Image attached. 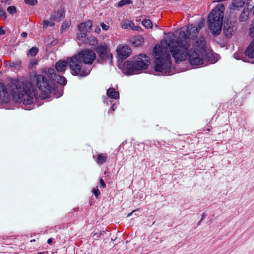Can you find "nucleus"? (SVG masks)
I'll list each match as a JSON object with an SVG mask.
<instances>
[{
	"label": "nucleus",
	"mask_w": 254,
	"mask_h": 254,
	"mask_svg": "<svg viewBox=\"0 0 254 254\" xmlns=\"http://www.w3.org/2000/svg\"><path fill=\"white\" fill-rule=\"evenodd\" d=\"M173 33L168 34L167 39L163 40L159 45H156L153 50L154 68L157 72L166 74L170 70L171 57L168 48L176 62L188 59L192 65H200L204 63L206 56V42L203 37L198 39L190 45L187 42L185 32H179L178 38L174 40Z\"/></svg>",
	"instance_id": "nucleus-1"
},
{
	"label": "nucleus",
	"mask_w": 254,
	"mask_h": 254,
	"mask_svg": "<svg viewBox=\"0 0 254 254\" xmlns=\"http://www.w3.org/2000/svg\"><path fill=\"white\" fill-rule=\"evenodd\" d=\"M31 88V83L27 81L13 80L8 84L9 91L14 100L17 102H23L25 105L31 104L35 96V91Z\"/></svg>",
	"instance_id": "nucleus-2"
},
{
	"label": "nucleus",
	"mask_w": 254,
	"mask_h": 254,
	"mask_svg": "<svg viewBox=\"0 0 254 254\" xmlns=\"http://www.w3.org/2000/svg\"><path fill=\"white\" fill-rule=\"evenodd\" d=\"M224 10V4H219L208 15L209 28L214 35H219L221 31Z\"/></svg>",
	"instance_id": "nucleus-3"
},
{
	"label": "nucleus",
	"mask_w": 254,
	"mask_h": 254,
	"mask_svg": "<svg viewBox=\"0 0 254 254\" xmlns=\"http://www.w3.org/2000/svg\"><path fill=\"white\" fill-rule=\"evenodd\" d=\"M68 62V66L71 69L73 75L86 76L91 71V67L89 65H84L80 59V55L78 54L67 58Z\"/></svg>",
	"instance_id": "nucleus-4"
},
{
	"label": "nucleus",
	"mask_w": 254,
	"mask_h": 254,
	"mask_svg": "<svg viewBox=\"0 0 254 254\" xmlns=\"http://www.w3.org/2000/svg\"><path fill=\"white\" fill-rule=\"evenodd\" d=\"M149 58L146 55L141 54L134 57L132 61H127L124 66L128 73L133 74L135 72L145 70L150 64Z\"/></svg>",
	"instance_id": "nucleus-5"
},
{
	"label": "nucleus",
	"mask_w": 254,
	"mask_h": 254,
	"mask_svg": "<svg viewBox=\"0 0 254 254\" xmlns=\"http://www.w3.org/2000/svg\"><path fill=\"white\" fill-rule=\"evenodd\" d=\"M31 81L33 83L35 82V85L41 91V94L40 95L41 99H45L49 97L50 88L48 80L45 76L40 74L37 75L31 78Z\"/></svg>",
	"instance_id": "nucleus-6"
},
{
	"label": "nucleus",
	"mask_w": 254,
	"mask_h": 254,
	"mask_svg": "<svg viewBox=\"0 0 254 254\" xmlns=\"http://www.w3.org/2000/svg\"><path fill=\"white\" fill-rule=\"evenodd\" d=\"M80 55V59L83 61L84 65L91 64L96 58L94 51L90 49H86L78 53Z\"/></svg>",
	"instance_id": "nucleus-7"
},
{
	"label": "nucleus",
	"mask_w": 254,
	"mask_h": 254,
	"mask_svg": "<svg viewBox=\"0 0 254 254\" xmlns=\"http://www.w3.org/2000/svg\"><path fill=\"white\" fill-rule=\"evenodd\" d=\"M92 26V21L90 20L86 21L84 23H82L78 25L79 32L77 34V37L79 40H83L87 36V33L89 32Z\"/></svg>",
	"instance_id": "nucleus-8"
},
{
	"label": "nucleus",
	"mask_w": 254,
	"mask_h": 254,
	"mask_svg": "<svg viewBox=\"0 0 254 254\" xmlns=\"http://www.w3.org/2000/svg\"><path fill=\"white\" fill-rule=\"evenodd\" d=\"M47 74L49 77L51 78L53 81L58 84L62 85H64L66 84L67 80L66 78L64 76L57 74L54 69H48Z\"/></svg>",
	"instance_id": "nucleus-9"
},
{
	"label": "nucleus",
	"mask_w": 254,
	"mask_h": 254,
	"mask_svg": "<svg viewBox=\"0 0 254 254\" xmlns=\"http://www.w3.org/2000/svg\"><path fill=\"white\" fill-rule=\"evenodd\" d=\"M199 33V31L197 30V28H195V26L192 25H189L187 29V34L185 33L187 36V42L190 45L191 42L190 38L192 40H195L197 37Z\"/></svg>",
	"instance_id": "nucleus-10"
},
{
	"label": "nucleus",
	"mask_w": 254,
	"mask_h": 254,
	"mask_svg": "<svg viewBox=\"0 0 254 254\" xmlns=\"http://www.w3.org/2000/svg\"><path fill=\"white\" fill-rule=\"evenodd\" d=\"M96 51L100 58L103 60H105L110 55L111 58L112 56L110 54V50L106 45L99 46L96 49Z\"/></svg>",
	"instance_id": "nucleus-11"
},
{
	"label": "nucleus",
	"mask_w": 254,
	"mask_h": 254,
	"mask_svg": "<svg viewBox=\"0 0 254 254\" xmlns=\"http://www.w3.org/2000/svg\"><path fill=\"white\" fill-rule=\"evenodd\" d=\"M117 51L118 56L122 59H126L128 57L131 52L130 48L127 45L119 46Z\"/></svg>",
	"instance_id": "nucleus-12"
},
{
	"label": "nucleus",
	"mask_w": 254,
	"mask_h": 254,
	"mask_svg": "<svg viewBox=\"0 0 254 254\" xmlns=\"http://www.w3.org/2000/svg\"><path fill=\"white\" fill-rule=\"evenodd\" d=\"M68 65L67 60H60L55 64V69L58 72L64 73Z\"/></svg>",
	"instance_id": "nucleus-13"
},
{
	"label": "nucleus",
	"mask_w": 254,
	"mask_h": 254,
	"mask_svg": "<svg viewBox=\"0 0 254 254\" xmlns=\"http://www.w3.org/2000/svg\"><path fill=\"white\" fill-rule=\"evenodd\" d=\"M236 29V26L234 25V23H224L223 31L225 35L227 38H230L234 33Z\"/></svg>",
	"instance_id": "nucleus-14"
},
{
	"label": "nucleus",
	"mask_w": 254,
	"mask_h": 254,
	"mask_svg": "<svg viewBox=\"0 0 254 254\" xmlns=\"http://www.w3.org/2000/svg\"><path fill=\"white\" fill-rule=\"evenodd\" d=\"M65 17V10L64 9H59L57 11L52 13L50 19L55 21H60Z\"/></svg>",
	"instance_id": "nucleus-15"
},
{
	"label": "nucleus",
	"mask_w": 254,
	"mask_h": 254,
	"mask_svg": "<svg viewBox=\"0 0 254 254\" xmlns=\"http://www.w3.org/2000/svg\"><path fill=\"white\" fill-rule=\"evenodd\" d=\"M107 94L109 97L113 99L118 98L119 96V92L113 88H110L107 90Z\"/></svg>",
	"instance_id": "nucleus-16"
},
{
	"label": "nucleus",
	"mask_w": 254,
	"mask_h": 254,
	"mask_svg": "<svg viewBox=\"0 0 254 254\" xmlns=\"http://www.w3.org/2000/svg\"><path fill=\"white\" fill-rule=\"evenodd\" d=\"M80 40L83 41L85 43L89 44L91 45H95L97 43V39L93 36H91L88 38H86V37L85 39H83V40Z\"/></svg>",
	"instance_id": "nucleus-17"
},
{
	"label": "nucleus",
	"mask_w": 254,
	"mask_h": 254,
	"mask_svg": "<svg viewBox=\"0 0 254 254\" xmlns=\"http://www.w3.org/2000/svg\"><path fill=\"white\" fill-rule=\"evenodd\" d=\"M133 25V22L129 20H125L123 21L121 24V26L123 29L130 28L132 29Z\"/></svg>",
	"instance_id": "nucleus-18"
},
{
	"label": "nucleus",
	"mask_w": 254,
	"mask_h": 254,
	"mask_svg": "<svg viewBox=\"0 0 254 254\" xmlns=\"http://www.w3.org/2000/svg\"><path fill=\"white\" fill-rule=\"evenodd\" d=\"M144 42V39L141 36H138L134 38L132 40V44L134 46H139L141 45Z\"/></svg>",
	"instance_id": "nucleus-19"
},
{
	"label": "nucleus",
	"mask_w": 254,
	"mask_h": 254,
	"mask_svg": "<svg viewBox=\"0 0 254 254\" xmlns=\"http://www.w3.org/2000/svg\"><path fill=\"white\" fill-rule=\"evenodd\" d=\"M245 0H233L232 5L236 8L242 7L245 4Z\"/></svg>",
	"instance_id": "nucleus-20"
},
{
	"label": "nucleus",
	"mask_w": 254,
	"mask_h": 254,
	"mask_svg": "<svg viewBox=\"0 0 254 254\" xmlns=\"http://www.w3.org/2000/svg\"><path fill=\"white\" fill-rule=\"evenodd\" d=\"M0 98H3L5 101L8 99L9 95L7 89L2 87L1 90H0Z\"/></svg>",
	"instance_id": "nucleus-21"
},
{
	"label": "nucleus",
	"mask_w": 254,
	"mask_h": 254,
	"mask_svg": "<svg viewBox=\"0 0 254 254\" xmlns=\"http://www.w3.org/2000/svg\"><path fill=\"white\" fill-rule=\"evenodd\" d=\"M107 157L103 154H100L98 155L96 162L99 164H102L106 162Z\"/></svg>",
	"instance_id": "nucleus-22"
},
{
	"label": "nucleus",
	"mask_w": 254,
	"mask_h": 254,
	"mask_svg": "<svg viewBox=\"0 0 254 254\" xmlns=\"http://www.w3.org/2000/svg\"><path fill=\"white\" fill-rule=\"evenodd\" d=\"M142 25L147 28H151L152 27V23L150 20L145 19L142 22Z\"/></svg>",
	"instance_id": "nucleus-23"
},
{
	"label": "nucleus",
	"mask_w": 254,
	"mask_h": 254,
	"mask_svg": "<svg viewBox=\"0 0 254 254\" xmlns=\"http://www.w3.org/2000/svg\"><path fill=\"white\" fill-rule=\"evenodd\" d=\"M54 20H51L50 19V21L48 20H44L43 22V27L45 28H46L48 26H53L54 25Z\"/></svg>",
	"instance_id": "nucleus-24"
},
{
	"label": "nucleus",
	"mask_w": 254,
	"mask_h": 254,
	"mask_svg": "<svg viewBox=\"0 0 254 254\" xmlns=\"http://www.w3.org/2000/svg\"><path fill=\"white\" fill-rule=\"evenodd\" d=\"M131 3V1L129 0H122L118 2V5L121 7L124 5L129 4Z\"/></svg>",
	"instance_id": "nucleus-25"
},
{
	"label": "nucleus",
	"mask_w": 254,
	"mask_h": 254,
	"mask_svg": "<svg viewBox=\"0 0 254 254\" xmlns=\"http://www.w3.org/2000/svg\"><path fill=\"white\" fill-rule=\"evenodd\" d=\"M38 52V48L36 47H33L30 49L28 54L31 56H34L36 55Z\"/></svg>",
	"instance_id": "nucleus-26"
},
{
	"label": "nucleus",
	"mask_w": 254,
	"mask_h": 254,
	"mask_svg": "<svg viewBox=\"0 0 254 254\" xmlns=\"http://www.w3.org/2000/svg\"><path fill=\"white\" fill-rule=\"evenodd\" d=\"M70 22H65L63 23V24L62 25L61 27V32H63L65 31L70 26Z\"/></svg>",
	"instance_id": "nucleus-27"
},
{
	"label": "nucleus",
	"mask_w": 254,
	"mask_h": 254,
	"mask_svg": "<svg viewBox=\"0 0 254 254\" xmlns=\"http://www.w3.org/2000/svg\"><path fill=\"white\" fill-rule=\"evenodd\" d=\"M7 11L10 14H13L16 12V8L14 6H11L7 8Z\"/></svg>",
	"instance_id": "nucleus-28"
},
{
	"label": "nucleus",
	"mask_w": 254,
	"mask_h": 254,
	"mask_svg": "<svg viewBox=\"0 0 254 254\" xmlns=\"http://www.w3.org/2000/svg\"><path fill=\"white\" fill-rule=\"evenodd\" d=\"M204 20L203 19H201V21H199V23L197 26H194L195 28H197V30L199 31V30L204 26Z\"/></svg>",
	"instance_id": "nucleus-29"
},
{
	"label": "nucleus",
	"mask_w": 254,
	"mask_h": 254,
	"mask_svg": "<svg viewBox=\"0 0 254 254\" xmlns=\"http://www.w3.org/2000/svg\"><path fill=\"white\" fill-rule=\"evenodd\" d=\"M9 66L13 68L16 69L20 66V64L19 63L10 62Z\"/></svg>",
	"instance_id": "nucleus-30"
},
{
	"label": "nucleus",
	"mask_w": 254,
	"mask_h": 254,
	"mask_svg": "<svg viewBox=\"0 0 254 254\" xmlns=\"http://www.w3.org/2000/svg\"><path fill=\"white\" fill-rule=\"evenodd\" d=\"M25 2L30 5H35L37 3V0H25Z\"/></svg>",
	"instance_id": "nucleus-31"
},
{
	"label": "nucleus",
	"mask_w": 254,
	"mask_h": 254,
	"mask_svg": "<svg viewBox=\"0 0 254 254\" xmlns=\"http://www.w3.org/2000/svg\"><path fill=\"white\" fill-rule=\"evenodd\" d=\"M92 192L97 198L98 197L100 193V191L97 188L93 189L92 190Z\"/></svg>",
	"instance_id": "nucleus-32"
},
{
	"label": "nucleus",
	"mask_w": 254,
	"mask_h": 254,
	"mask_svg": "<svg viewBox=\"0 0 254 254\" xmlns=\"http://www.w3.org/2000/svg\"><path fill=\"white\" fill-rule=\"evenodd\" d=\"M0 16L4 17V19L6 18V15L5 11L0 6Z\"/></svg>",
	"instance_id": "nucleus-33"
},
{
	"label": "nucleus",
	"mask_w": 254,
	"mask_h": 254,
	"mask_svg": "<svg viewBox=\"0 0 254 254\" xmlns=\"http://www.w3.org/2000/svg\"><path fill=\"white\" fill-rule=\"evenodd\" d=\"M132 30L139 31L142 30L141 28L139 26H133Z\"/></svg>",
	"instance_id": "nucleus-34"
},
{
	"label": "nucleus",
	"mask_w": 254,
	"mask_h": 254,
	"mask_svg": "<svg viewBox=\"0 0 254 254\" xmlns=\"http://www.w3.org/2000/svg\"><path fill=\"white\" fill-rule=\"evenodd\" d=\"M102 28L104 30H107L109 28V26L105 24L104 23H101L100 24Z\"/></svg>",
	"instance_id": "nucleus-35"
},
{
	"label": "nucleus",
	"mask_w": 254,
	"mask_h": 254,
	"mask_svg": "<svg viewBox=\"0 0 254 254\" xmlns=\"http://www.w3.org/2000/svg\"><path fill=\"white\" fill-rule=\"evenodd\" d=\"M100 183L101 184V186L102 187H103V188H105L106 187V184L105 183L104 180L102 178L100 179Z\"/></svg>",
	"instance_id": "nucleus-36"
},
{
	"label": "nucleus",
	"mask_w": 254,
	"mask_h": 254,
	"mask_svg": "<svg viewBox=\"0 0 254 254\" xmlns=\"http://www.w3.org/2000/svg\"><path fill=\"white\" fill-rule=\"evenodd\" d=\"M245 13H242L241 14V15L240 16V19L242 21H245L246 19H247V17H245L243 15V14H244Z\"/></svg>",
	"instance_id": "nucleus-37"
},
{
	"label": "nucleus",
	"mask_w": 254,
	"mask_h": 254,
	"mask_svg": "<svg viewBox=\"0 0 254 254\" xmlns=\"http://www.w3.org/2000/svg\"><path fill=\"white\" fill-rule=\"evenodd\" d=\"M1 2L3 3H5V4H10V3L8 2L9 0H1Z\"/></svg>",
	"instance_id": "nucleus-38"
},
{
	"label": "nucleus",
	"mask_w": 254,
	"mask_h": 254,
	"mask_svg": "<svg viewBox=\"0 0 254 254\" xmlns=\"http://www.w3.org/2000/svg\"><path fill=\"white\" fill-rule=\"evenodd\" d=\"M5 33V31L2 28H0V36L3 35Z\"/></svg>",
	"instance_id": "nucleus-39"
},
{
	"label": "nucleus",
	"mask_w": 254,
	"mask_h": 254,
	"mask_svg": "<svg viewBox=\"0 0 254 254\" xmlns=\"http://www.w3.org/2000/svg\"><path fill=\"white\" fill-rule=\"evenodd\" d=\"M21 36L23 37H26L27 36V33L25 32H23L21 34Z\"/></svg>",
	"instance_id": "nucleus-40"
},
{
	"label": "nucleus",
	"mask_w": 254,
	"mask_h": 254,
	"mask_svg": "<svg viewBox=\"0 0 254 254\" xmlns=\"http://www.w3.org/2000/svg\"><path fill=\"white\" fill-rule=\"evenodd\" d=\"M205 217H206V214L205 213H203L202 214V217H201V221H202L205 218Z\"/></svg>",
	"instance_id": "nucleus-41"
},
{
	"label": "nucleus",
	"mask_w": 254,
	"mask_h": 254,
	"mask_svg": "<svg viewBox=\"0 0 254 254\" xmlns=\"http://www.w3.org/2000/svg\"><path fill=\"white\" fill-rule=\"evenodd\" d=\"M52 242V238H49V239H48L47 243L48 244H51Z\"/></svg>",
	"instance_id": "nucleus-42"
},
{
	"label": "nucleus",
	"mask_w": 254,
	"mask_h": 254,
	"mask_svg": "<svg viewBox=\"0 0 254 254\" xmlns=\"http://www.w3.org/2000/svg\"><path fill=\"white\" fill-rule=\"evenodd\" d=\"M116 108V106L115 104L113 105V106L112 107V110L114 111Z\"/></svg>",
	"instance_id": "nucleus-43"
},
{
	"label": "nucleus",
	"mask_w": 254,
	"mask_h": 254,
	"mask_svg": "<svg viewBox=\"0 0 254 254\" xmlns=\"http://www.w3.org/2000/svg\"><path fill=\"white\" fill-rule=\"evenodd\" d=\"M95 31L96 33H99V32L100 31V29L99 28H97V29H96Z\"/></svg>",
	"instance_id": "nucleus-44"
},
{
	"label": "nucleus",
	"mask_w": 254,
	"mask_h": 254,
	"mask_svg": "<svg viewBox=\"0 0 254 254\" xmlns=\"http://www.w3.org/2000/svg\"><path fill=\"white\" fill-rule=\"evenodd\" d=\"M135 211L133 210L127 215V217H130Z\"/></svg>",
	"instance_id": "nucleus-45"
},
{
	"label": "nucleus",
	"mask_w": 254,
	"mask_h": 254,
	"mask_svg": "<svg viewBox=\"0 0 254 254\" xmlns=\"http://www.w3.org/2000/svg\"><path fill=\"white\" fill-rule=\"evenodd\" d=\"M45 253V252H39L38 253H37V254H44Z\"/></svg>",
	"instance_id": "nucleus-46"
},
{
	"label": "nucleus",
	"mask_w": 254,
	"mask_h": 254,
	"mask_svg": "<svg viewBox=\"0 0 254 254\" xmlns=\"http://www.w3.org/2000/svg\"><path fill=\"white\" fill-rule=\"evenodd\" d=\"M201 221H201V220H200L198 222L197 225H199L200 224V223H201Z\"/></svg>",
	"instance_id": "nucleus-47"
},
{
	"label": "nucleus",
	"mask_w": 254,
	"mask_h": 254,
	"mask_svg": "<svg viewBox=\"0 0 254 254\" xmlns=\"http://www.w3.org/2000/svg\"><path fill=\"white\" fill-rule=\"evenodd\" d=\"M157 28H159V26L157 25H155V26Z\"/></svg>",
	"instance_id": "nucleus-48"
},
{
	"label": "nucleus",
	"mask_w": 254,
	"mask_h": 254,
	"mask_svg": "<svg viewBox=\"0 0 254 254\" xmlns=\"http://www.w3.org/2000/svg\"><path fill=\"white\" fill-rule=\"evenodd\" d=\"M34 241H35V240H34V239H33V240H31V242H34Z\"/></svg>",
	"instance_id": "nucleus-49"
}]
</instances>
